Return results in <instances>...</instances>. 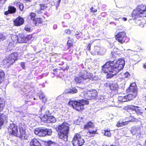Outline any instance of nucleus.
I'll use <instances>...</instances> for the list:
<instances>
[{"label":"nucleus","instance_id":"nucleus-1","mask_svg":"<svg viewBox=\"0 0 146 146\" xmlns=\"http://www.w3.org/2000/svg\"><path fill=\"white\" fill-rule=\"evenodd\" d=\"M125 64L124 60L119 58L116 62H107L102 66V72L106 74L107 78H111L122 69Z\"/></svg>","mask_w":146,"mask_h":146},{"label":"nucleus","instance_id":"nucleus-2","mask_svg":"<svg viewBox=\"0 0 146 146\" xmlns=\"http://www.w3.org/2000/svg\"><path fill=\"white\" fill-rule=\"evenodd\" d=\"M94 76L92 73L85 71L81 72L79 76L75 77L74 80L76 83L84 84L87 83L90 80H94Z\"/></svg>","mask_w":146,"mask_h":146},{"label":"nucleus","instance_id":"nucleus-3","mask_svg":"<svg viewBox=\"0 0 146 146\" xmlns=\"http://www.w3.org/2000/svg\"><path fill=\"white\" fill-rule=\"evenodd\" d=\"M69 126L67 123L64 122L58 127V130L59 132L58 134L59 137L64 141L67 140Z\"/></svg>","mask_w":146,"mask_h":146},{"label":"nucleus","instance_id":"nucleus-4","mask_svg":"<svg viewBox=\"0 0 146 146\" xmlns=\"http://www.w3.org/2000/svg\"><path fill=\"white\" fill-rule=\"evenodd\" d=\"M69 105L71 106L76 110L79 111H82L84 109V105L88 104V102L85 100H82L78 101H70L68 103Z\"/></svg>","mask_w":146,"mask_h":146},{"label":"nucleus","instance_id":"nucleus-5","mask_svg":"<svg viewBox=\"0 0 146 146\" xmlns=\"http://www.w3.org/2000/svg\"><path fill=\"white\" fill-rule=\"evenodd\" d=\"M146 11V5H139L135 9L132 13V18L133 19H137L141 16Z\"/></svg>","mask_w":146,"mask_h":146},{"label":"nucleus","instance_id":"nucleus-6","mask_svg":"<svg viewBox=\"0 0 146 146\" xmlns=\"http://www.w3.org/2000/svg\"><path fill=\"white\" fill-rule=\"evenodd\" d=\"M35 134L39 136H45L46 135H50L52 133V131L50 129H47L45 128H37L35 130Z\"/></svg>","mask_w":146,"mask_h":146},{"label":"nucleus","instance_id":"nucleus-7","mask_svg":"<svg viewBox=\"0 0 146 146\" xmlns=\"http://www.w3.org/2000/svg\"><path fill=\"white\" fill-rule=\"evenodd\" d=\"M19 57L17 53L11 54L3 60L5 63L9 66L13 64L17 60Z\"/></svg>","mask_w":146,"mask_h":146},{"label":"nucleus","instance_id":"nucleus-8","mask_svg":"<svg viewBox=\"0 0 146 146\" xmlns=\"http://www.w3.org/2000/svg\"><path fill=\"white\" fill-rule=\"evenodd\" d=\"M84 143V140L81 137L80 135L76 134L75 135L72 141L74 146H81Z\"/></svg>","mask_w":146,"mask_h":146},{"label":"nucleus","instance_id":"nucleus-9","mask_svg":"<svg viewBox=\"0 0 146 146\" xmlns=\"http://www.w3.org/2000/svg\"><path fill=\"white\" fill-rule=\"evenodd\" d=\"M5 102L0 99V111H2L5 107ZM7 117L6 115L3 113L0 114V125H2L5 120H7Z\"/></svg>","mask_w":146,"mask_h":146},{"label":"nucleus","instance_id":"nucleus-10","mask_svg":"<svg viewBox=\"0 0 146 146\" xmlns=\"http://www.w3.org/2000/svg\"><path fill=\"white\" fill-rule=\"evenodd\" d=\"M9 132L16 136L19 137L20 135L18 133L17 126L14 124H11L8 128Z\"/></svg>","mask_w":146,"mask_h":146},{"label":"nucleus","instance_id":"nucleus-11","mask_svg":"<svg viewBox=\"0 0 146 146\" xmlns=\"http://www.w3.org/2000/svg\"><path fill=\"white\" fill-rule=\"evenodd\" d=\"M125 109L127 111H129L130 110L135 111L137 114L139 115L143 112V110L141 109L140 108L132 105L126 107H125Z\"/></svg>","mask_w":146,"mask_h":146},{"label":"nucleus","instance_id":"nucleus-12","mask_svg":"<svg viewBox=\"0 0 146 146\" xmlns=\"http://www.w3.org/2000/svg\"><path fill=\"white\" fill-rule=\"evenodd\" d=\"M125 36V33L124 32H119L116 36V40L122 44L125 42L124 39Z\"/></svg>","mask_w":146,"mask_h":146},{"label":"nucleus","instance_id":"nucleus-13","mask_svg":"<svg viewBox=\"0 0 146 146\" xmlns=\"http://www.w3.org/2000/svg\"><path fill=\"white\" fill-rule=\"evenodd\" d=\"M17 39H18V42L19 43H25L27 42L28 41L31 39L32 36L29 35L25 37L23 36H19L18 38L16 37Z\"/></svg>","mask_w":146,"mask_h":146},{"label":"nucleus","instance_id":"nucleus-14","mask_svg":"<svg viewBox=\"0 0 146 146\" xmlns=\"http://www.w3.org/2000/svg\"><path fill=\"white\" fill-rule=\"evenodd\" d=\"M106 87H109L112 90H117L118 88V85L115 82H108L105 84Z\"/></svg>","mask_w":146,"mask_h":146},{"label":"nucleus","instance_id":"nucleus-15","mask_svg":"<svg viewBox=\"0 0 146 146\" xmlns=\"http://www.w3.org/2000/svg\"><path fill=\"white\" fill-rule=\"evenodd\" d=\"M80 96L84 98L87 100H90L93 99L91 91H90L86 93V92H82L80 94Z\"/></svg>","mask_w":146,"mask_h":146},{"label":"nucleus","instance_id":"nucleus-16","mask_svg":"<svg viewBox=\"0 0 146 146\" xmlns=\"http://www.w3.org/2000/svg\"><path fill=\"white\" fill-rule=\"evenodd\" d=\"M101 49H102V51H99V50H100V48L98 46H95L94 50L95 52V53H94L93 52V54L92 52V54L93 55H95L96 54L103 55L105 52L106 50L104 48H101Z\"/></svg>","mask_w":146,"mask_h":146},{"label":"nucleus","instance_id":"nucleus-17","mask_svg":"<svg viewBox=\"0 0 146 146\" xmlns=\"http://www.w3.org/2000/svg\"><path fill=\"white\" fill-rule=\"evenodd\" d=\"M14 24L15 26H19L22 25L24 22V20L23 18L19 17L14 21Z\"/></svg>","mask_w":146,"mask_h":146},{"label":"nucleus","instance_id":"nucleus-18","mask_svg":"<svg viewBox=\"0 0 146 146\" xmlns=\"http://www.w3.org/2000/svg\"><path fill=\"white\" fill-rule=\"evenodd\" d=\"M127 94V97L129 100H133L137 96V92H132V91H126Z\"/></svg>","mask_w":146,"mask_h":146},{"label":"nucleus","instance_id":"nucleus-19","mask_svg":"<svg viewBox=\"0 0 146 146\" xmlns=\"http://www.w3.org/2000/svg\"><path fill=\"white\" fill-rule=\"evenodd\" d=\"M126 91H132V92H137V88L136 84L135 83L131 84L127 90Z\"/></svg>","mask_w":146,"mask_h":146},{"label":"nucleus","instance_id":"nucleus-20","mask_svg":"<svg viewBox=\"0 0 146 146\" xmlns=\"http://www.w3.org/2000/svg\"><path fill=\"white\" fill-rule=\"evenodd\" d=\"M30 146H41L40 142L36 138L32 139L29 143Z\"/></svg>","mask_w":146,"mask_h":146},{"label":"nucleus","instance_id":"nucleus-21","mask_svg":"<svg viewBox=\"0 0 146 146\" xmlns=\"http://www.w3.org/2000/svg\"><path fill=\"white\" fill-rule=\"evenodd\" d=\"M94 127V124L91 121L88 122L84 126V128L85 129L88 130L91 129H93Z\"/></svg>","mask_w":146,"mask_h":146},{"label":"nucleus","instance_id":"nucleus-22","mask_svg":"<svg viewBox=\"0 0 146 146\" xmlns=\"http://www.w3.org/2000/svg\"><path fill=\"white\" fill-rule=\"evenodd\" d=\"M118 101L120 102H125L129 101L128 99L127 95L125 96L123 94H120L118 96Z\"/></svg>","mask_w":146,"mask_h":146},{"label":"nucleus","instance_id":"nucleus-23","mask_svg":"<svg viewBox=\"0 0 146 146\" xmlns=\"http://www.w3.org/2000/svg\"><path fill=\"white\" fill-rule=\"evenodd\" d=\"M97 132V130H92L91 129L88 130V131L86 133V135L89 137H94V135L96 134Z\"/></svg>","mask_w":146,"mask_h":146},{"label":"nucleus","instance_id":"nucleus-24","mask_svg":"<svg viewBox=\"0 0 146 146\" xmlns=\"http://www.w3.org/2000/svg\"><path fill=\"white\" fill-rule=\"evenodd\" d=\"M140 128L139 127H132L131 129V132L133 134L136 133L137 132L140 131Z\"/></svg>","mask_w":146,"mask_h":146},{"label":"nucleus","instance_id":"nucleus-25","mask_svg":"<svg viewBox=\"0 0 146 146\" xmlns=\"http://www.w3.org/2000/svg\"><path fill=\"white\" fill-rule=\"evenodd\" d=\"M66 92L68 93L74 94L77 92V90L75 88H72L71 89L67 90Z\"/></svg>","mask_w":146,"mask_h":146},{"label":"nucleus","instance_id":"nucleus-26","mask_svg":"<svg viewBox=\"0 0 146 146\" xmlns=\"http://www.w3.org/2000/svg\"><path fill=\"white\" fill-rule=\"evenodd\" d=\"M56 121V119L55 117L53 116H49L48 121H47V122L48 123H54Z\"/></svg>","mask_w":146,"mask_h":146},{"label":"nucleus","instance_id":"nucleus-27","mask_svg":"<svg viewBox=\"0 0 146 146\" xmlns=\"http://www.w3.org/2000/svg\"><path fill=\"white\" fill-rule=\"evenodd\" d=\"M4 73L3 70L0 69V84L3 81L4 78Z\"/></svg>","mask_w":146,"mask_h":146},{"label":"nucleus","instance_id":"nucleus-28","mask_svg":"<svg viewBox=\"0 0 146 146\" xmlns=\"http://www.w3.org/2000/svg\"><path fill=\"white\" fill-rule=\"evenodd\" d=\"M9 10L10 12V13H15L16 11V8L12 6H10L8 7Z\"/></svg>","mask_w":146,"mask_h":146},{"label":"nucleus","instance_id":"nucleus-29","mask_svg":"<svg viewBox=\"0 0 146 146\" xmlns=\"http://www.w3.org/2000/svg\"><path fill=\"white\" fill-rule=\"evenodd\" d=\"M39 98L44 103H45L46 101V98L45 95L43 93L41 94L39 96Z\"/></svg>","mask_w":146,"mask_h":146},{"label":"nucleus","instance_id":"nucleus-30","mask_svg":"<svg viewBox=\"0 0 146 146\" xmlns=\"http://www.w3.org/2000/svg\"><path fill=\"white\" fill-rule=\"evenodd\" d=\"M48 117L49 116L46 115H44L41 118V120L44 122H45L47 123V121H48Z\"/></svg>","mask_w":146,"mask_h":146},{"label":"nucleus","instance_id":"nucleus-31","mask_svg":"<svg viewBox=\"0 0 146 146\" xmlns=\"http://www.w3.org/2000/svg\"><path fill=\"white\" fill-rule=\"evenodd\" d=\"M36 14L35 13H31L29 17L31 20L33 21L35 20V16Z\"/></svg>","mask_w":146,"mask_h":146},{"label":"nucleus","instance_id":"nucleus-32","mask_svg":"<svg viewBox=\"0 0 146 146\" xmlns=\"http://www.w3.org/2000/svg\"><path fill=\"white\" fill-rule=\"evenodd\" d=\"M93 99L95 98L97 95V92L96 90H94L91 91Z\"/></svg>","mask_w":146,"mask_h":146},{"label":"nucleus","instance_id":"nucleus-33","mask_svg":"<svg viewBox=\"0 0 146 146\" xmlns=\"http://www.w3.org/2000/svg\"><path fill=\"white\" fill-rule=\"evenodd\" d=\"M117 54L116 52V51H112L111 52V54H110V56L111 57L113 58H115L117 57Z\"/></svg>","mask_w":146,"mask_h":146},{"label":"nucleus","instance_id":"nucleus-34","mask_svg":"<svg viewBox=\"0 0 146 146\" xmlns=\"http://www.w3.org/2000/svg\"><path fill=\"white\" fill-rule=\"evenodd\" d=\"M110 130L107 129L105 130L104 135L108 137H110L111 135V133L110 132Z\"/></svg>","mask_w":146,"mask_h":146},{"label":"nucleus","instance_id":"nucleus-35","mask_svg":"<svg viewBox=\"0 0 146 146\" xmlns=\"http://www.w3.org/2000/svg\"><path fill=\"white\" fill-rule=\"evenodd\" d=\"M126 122H120L119 121H118L117 124V126L118 127H122L123 125H125L126 124L125 123H126Z\"/></svg>","mask_w":146,"mask_h":146},{"label":"nucleus","instance_id":"nucleus-36","mask_svg":"<svg viewBox=\"0 0 146 146\" xmlns=\"http://www.w3.org/2000/svg\"><path fill=\"white\" fill-rule=\"evenodd\" d=\"M17 6H19L21 11H22L23 10L24 6L23 4L21 3H19L17 4Z\"/></svg>","mask_w":146,"mask_h":146},{"label":"nucleus","instance_id":"nucleus-37","mask_svg":"<svg viewBox=\"0 0 146 146\" xmlns=\"http://www.w3.org/2000/svg\"><path fill=\"white\" fill-rule=\"evenodd\" d=\"M35 21L36 24L37 23H41L42 22L41 19L40 18H37Z\"/></svg>","mask_w":146,"mask_h":146},{"label":"nucleus","instance_id":"nucleus-38","mask_svg":"<svg viewBox=\"0 0 146 146\" xmlns=\"http://www.w3.org/2000/svg\"><path fill=\"white\" fill-rule=\"evenodd\" d=\"M6 38V36L0 33V40H3Z\"/></svg>","mask_w":146,"mask_h":146},{"label":"nucleus","instance_id":"nucleus-39","mask_svg":"<svg viewBox=\"0 0 146 146\" xmlns=\"http://www.w3.org/2000/svg\"><path fill=\"white\" fill-rule=\"evenodd\" d=\"M25 29L27 31H30L31 30L30 26L29 25L26 26L25 28Z\"/></svg>","mask_w":146,"mask_h":146},{"label":"nucleus","instance_id":"nucleus-40","mask_svg":"<svg viewBox=\"0 0 146 146\" xmlns=\"http://www.w3.org/2000/svg\"><path fill=\"white\" fill-rule=\"evenodd\" d=\"M40 6L41 10H43L46 8V7L45 6V5H41Z\"/></svg>","mask_w":146,"mask_h":146},{"label":"nucleus","instance_id":"nucleus-41","mask_svg":"<svg viewBox=\"0 0 146 146\" xmlns=\"http://www.w3.org/2000/svg\"><path fill=\"white\" fill-rule=\"evenodd\" d=\"M123 76L125 78H127L130 76V75L128 72H126L123 74Z\"/></svg>","mask_w":146,"mask_h":146},{"label":"nucleus","instance_id":"nucleus-42","mask_svg":"<svg viewBox=\"0 0 146 146\" xmlns=\"http://www.w3.org/2000/svg\"><path fill=\"white\" fill-rule=\"evenodd\" d=\"M67 44L69 46H72V42L71 40H69L67 42Z\"/></svg>","mask_w":146,"mask_h":146},{"label":"nucleus","instance_id":"nucleus-43","mask_svg":"<svg viewBox=\"0 0 146 146\" xmlns=\"http://www.w3.org/2000/svg\"><path fill=\"white\" fill-rule=\"evenodd\" d=\"M20 132L21 135V136H23V135H24L25 133V130L23 129H20Z\"/></svg>","mask_w":146,"mask_h":146},{"label":"nucleus","instance_id":"nucleus-44","mask_svg":"<svg viewBox=\"0 0 146 146\" xmlns=\"http://www.w3.org/2000/svg\"><path fill=\"white\" fill-rule=\"evenodd\" d=\"M90 10L92 12H96L97 11V10L95 9H94L93 7H92L91 8Z\"/></svg>","mask_w":146,"mask_h":146},{"label":"nucleus","instance_id":"nucleus-45","mask_svg":"<svg viewBox=\"0 0 146 146\" xmlns=\"http://www.w3.org/2000/svg\"><path fill=\"white\" fill-rule=\"evenodd\" d=\"M100 102H102L104 101L105 99L103 96H101L100 98Z\"/></svg>","mask_w":146,"mask_h":146},{"label":"nucleus","instance_id":"nucleus-46","mask_svg":"<svg viewBox=\"0 0 146 146\" xmlns=\"http://www.w3.org/2000/svg\"><path fill=\"white\" fill-rule=\"evenodd\" d=\"M65 32L67 34H70V31L69 29H67L65 31Z\"/></svg>","mask_w":146,"mask_h":146},{"label":"nucleus","instance_id":"nucleus-47","mask_svg":"<svg viewBox=\"0 0 146 146\" xmlns=\"http://www.w3.org/2000/svg\"><path fill=\"white\" fill-rule=\"evenodd\" d=\"M9 13H10V12L8 10V11H7L5 12V14L6 15H8Z\"/></svg>","mask_w":146,"mask_h":146},{"label":"nucleus","instance_id":"nucleus-48","mask_svg":"<svg viewBox=\"0 0 146 146\" xmlns=\"http://www.w3.org/2000/svg\"><path fill=\"white\" fill-rule=\"evenodd\" d=\"M53 29H56L57 28V26L56 25H54L53 26Z\"/></svg>","mask_w":146,"mask_h":146},{"label":"nucleus","instance_id":"nucleus-49","mask_svg":"<svg viewBox=\"0 0 146 146\" xmlns=\"http://www.w3.org/2000/svg\"><path fill=\"white\" fill-rule=\"evenodd\" d=\"M21 66L23 68H24L25 67V64L24 63L22 62L21 63Z\"/></svg>","mask_w":146,"mask_h":146},{"label":"nucleus","instance_id":"nucleus-50","mask_svg":"<svg viewBox=\"0 0 146 146\" xmlns=\"http://www.w3.org/2000/svg\"><path fill=\"white\" fill-rule=\"evenodd\" d=\"M61 0H57V1H56L57 3V5H59Z\"/></svg>","mask_w":146,"mask_h":146},{"label":"nucleus","instance_id":"nucleus-51","mask_svg":"<svg viewBox=\"0 0 146 146\" xmlns=\"http://www.w3.org/2000/svg\"><path fill=\"white\" fill-rule=\"evenodd\" d=\"M122 19L124 21H126L127 20V19L126 18L123 17Z\"/></svg>","mask_w":146,"mask_h":146},{"label":"nucleus","instance_id":"nucleus-52","mask_svg":"<svg viewBox=\"0 0 146 146\" xmlns=\"http://www.w3.org/2000/svg\"><path fill=\"white\" fill-rule=\"evenodd\" d=\"M10 44H9V45L8 46V48H9V50H12L13 49V48H11L10 49Z\"/></svg>","mask_w":146,"mask_h":146},{"label":"nucleus","instance_id":"nucleus-53","mask_svg":"<svg viewBox=\"0 0 146 146\" xmlns=\"http://www.w3.org/2000/svg\"><path fill=\"white\" fill-rule=\"evenodd\" d=\"M143 67L144 68L146 69V64H144L143 66Z\"/></svg>","mask_w":146,"mask_h":146},{"label":"nucleus","instance_id":"nucleus-54","mask_svg":"<svg viewBox=\"0 0 146 146\" xmlns=\"http://www.w3.org/2000/svg\"><path fill=\"white\" fill-rule=\"evenodd\" d=\"M60 97H61V96H58V97L56 99H57V100L59 99L60 98Z\"/></svg>","mask_w":146,"mask_h":146},{"label":"nucleus","instance_id":"nucleus-55","mask_svg":"<svg viewBox=\"0 0 146 146\" xmlns=\"http://www.w3.org/2000/svg\"><path fill=\"white\" fill-rule=\"evenodd\" d=\"M132 120L134 121H136V119L134 118H133V119H132Z\"/></svg>","mask_w":146,"mask_h":146},{"label":"nucleus","instance_id":"nucleus-56","mask_svg":"<svg viewBox=\"0 0 146 146\" xmlns=\"http://www.w3.org/2000/svg\"><path fill=\"white\" fill-rule=\"evenodd\" d=\"M101 48H100V50H99V51H102V49H101Z\"/></svg>","mask_w":146,"mask_h":146},{"label":"nucleus","instance_id":"nucleus-57","mask_svg":"<svg viewBox=\"0 0 146 146\" xmlns=\"http://www.w3.org/2000/svg\"><path fill=\"white\" fill-rule=\"evenodd\" d=\"M88 47L89 48H90V46H89H89H88Z\"/></svg>","mask_w":146,"mask_h":146},{"label":"nucleus","instance_id":"nucleus-58","mask_svg":"<svg viewBox=\"0 0 146 146\" xmlns=\"http://www.w3.org/2000/svg\"><path fill=\"white\" fill-rule=\"evenodd\" d=\"M116 146V145H111V146Z\"/></svg>","mask_w":146,"mask_h":146},{"label":"nucleus","instance_id":"nucleus-59","mask_svg":"<svg viewBox=\"0 0 146 146\" xmlns=\"http://www.w3.org/2000/svg\"><path fill=\"white\" fill-rule=\"evenodd\" d=\"M55 70H56V69H54L53 70V71H55Z\"/></svg>","mask_w":146,"mask_h":146},{"label":"nucleus","instance_id":"nucleus-60","mask_svg":"<svg viewBox=\"0 0 146 146\" xmlns=\"http://www.w3.org/2000/svg\"><path fill=\"white\" fill-rule=\"evenodd\" d=\"M25 102L27 104V102H26V101H25Z\"/></svg>","mask_w":146,"mask_h":146},{"label":"nucleus","instance_id":"nucleus-61","mask_svg":"<svg viewBox=\"0 0 146 146\" xmlns=\"http://www.w3.org/2000/svg\"><path fill=\"white\" fill-rule=\"evenodd\" d=\"M66 69H67L68 68H68H67V67H66Z\"/></svg>","mask_w":146,"mask_h":146},{"label":"nucleus","instance_id":"nucleus-62","mask_svg":"<svg viewBox=\"0 0 146 146\" xmlns=\"http://www.w3.org/2000/svg\"><path fill=\"white\" fill-rule=\"evenodd\" d=\"M114 48L115 50V49H116V48Z\"/></svg>","mask_w":146,"mask_h":146},{"label":"nucleus","instance_id":"nucleus-63","mask_svg":"<svg viewBox=\"0 0 146 146\" xmlns=\"http://www.w3.org/2000/svg\"><path fill=\"white\" fill-rule=\"evenodd\" d=\"M77 33H76V35H78V34H77Z\"/></svg>","mask_w":146,"mask_h":146},{"label":"nucleus","instance_id":"nucleus-64","mask_svg":"<svg viewBox=\"0 0 146 146\" xmlns=\"http://www.w3.org/2000/svg\"><path fill=\"white\" fill-rule=\"evenodd\" d=\"M77 33H76V35H78V34H77Z\"/></svg>","mask_w":146,"mask_h":146}]
</instances>
